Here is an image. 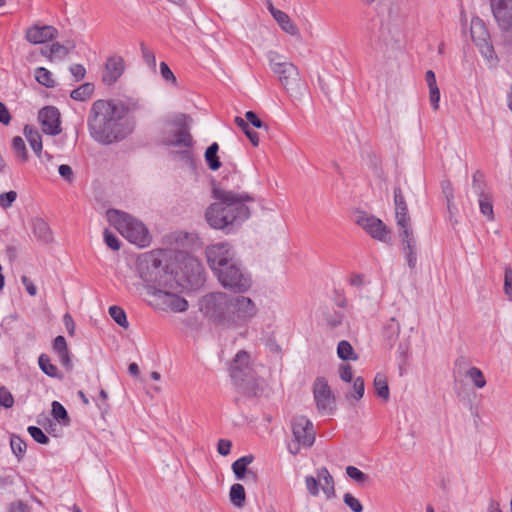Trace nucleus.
<instances>
[{"mask_svg":"<svg viewBox=\"0 0 512 512\" xmlns=\"http://www.w3.org/2000/svg\"><path fill=\"white\" fill-rule=\"evenodd\" d=\"M58 31L50 25H33L26 30L25 38L31 44H43L57 37Z\"/></svg>","mask_w":512,"mask_h":512,"instance_id":"6ab92c4d","label":"nucleus"},{"mask_svg":"<svg viewBox=\"0 0 512 512\" xmlns=\"http://www.w3.org/2000/svg\"><path fill=\"white\" fill-rule=\"evenodd\" d=\"M337 355L340 359L344 361L358 359V356L354 352L352 345L346 340H342L338 343Z\"/></svg>","mask_w":512,"mask_h":512,"instance_id":"f704fd0d","label":"nucleus"},{"mask_svg":"<svg viewBox=\"0 0 512 512\" xmlns=\"http://www.w3.org/2000/svg\"><path fill=\"white\" fill-rule=\"evenodd\" d=\"M229 498H230L231 503L235 507H237V508L244 507L245 499H246L244 486L239 483L233 484L229 491Z\"/></svg>","mask_w":512,"mask_h":512,"instance_id":"bb28decb","label":"nucleus"},{"mask_svg":"<svg viewBox=\"0 0 512 512\" xmlns=\"http://www.w3.org/2000/svg\"><path fill=\"white\" fill-rule=\"evenodd\" d=\"M442 193L445 196L446 202H451L454 199L453 187L450 181L443 180L441 182Z\"/></svg>","mask_w":512,"mask_h":512,"instance_id":"338daca9","label":"nucleus"},{"mask_svg":"<svg viewBox=\"0 0 512 512\" xmlns=\"http://www.w3.org/2000/svg\"><path fill=\"white\" fill-rule=\"evenodd\" d=\"M471 38L475 45L478 47L481 55L492 64L498 62V57L494 51V47L490 41V34L484 21L475 17L471 21Z\"/></svg>","mask_w":512,"mask_h":512,"instance_id":"9b49d317","label":"nucleus"},{"mask_svg":"<svg viewBox=\"0 0 512 512\" xmlns=\"http://www.w3.org/2000/svg\"><path fill=\"white\" fill-rule=\"evenodd\" d=\"M12 148L16 154V157L21 162H26L28 160V152L26 149V145L24 140L20 136H15L12 139Z\"/></svg>","mask_w":512,"mask_h":512,"instance_id":"ea45409f","label":"nucleus"},{"mask_svg":"<svg viewBox=\"0 0 512 512\" xmlns=\"http://www.w3.org/2000/svg\"><path fill=\"white\" fill-rule=\"evenodd\" d=\"M192 119L186 114H178L169 124L173 128L172 136L165 137L163 142L167 146L191 148L193 146V138L190 134Z\"/></svg>","mask_w":512,"mask_h":512,"instance_id":"9d476101","label":"nucleus"},{"mask_svg":"<svg viewBox=\"0 0 512 512\" xmlns=\"http://www.w3.org/2000/svg\"><path fill=\"white\" fill-rule=\"evenodd\" d=\"M109 314L111 318L121 327L128 328L129 323L127 321L125 311L119 306H111L109 308Z\"/></svg>","mask_w":512,"mask_h":512,"instance_id":"37998d69","label":"nucleus"},{"mask_svg":"<svg viewBox=\"0 0 512 512\" xmlns=\"http://www.w3.org/2000/svg\"><path fill=\"white\" fill-rule=\"evenodd\" d=\"M160 73H161L162 78L166 82L171 83L172 85L177 84V79H176L174 73L171 71V69L167 65V63H165V62L160 63Z\"/></svg>","mask_w":512,"mask_h":512,"instance_id":"13d9d810","label":"nucleus"},{"mask_svg":"<svg viewBox=\"0 0 512 512\" xmlns=\"http://www.w3.org/2000/svg\"><path fill=\"white\" fill-rule=\"evenodd\" d=\"M248 360L249 355L246 351L241 350L236 354L233 364L231 365V378L235 384L244 381L243 376H246V373H248L246 371L248 369Z\"/></svg>","mask_w":512,"mask_h":512,"instance_id":"412c9836","label":"nucleus"},{"mask_svg":"<svg viewBox=\"0 0 512 512\" xmlns=\"http://www.w3.org/2000/svg\"><path fill=\"white\" fill-rule=\"evenodd\" d=\"M51 414L56 421L62 423L63 425L70 424V418L67 413V410L60 402H58V401L52 402Z\"/></svg>","mask_w":512,"mask_h":512,"instance_id":"e433bc0d","label":"nucleus"},{"mask_svg":"<svg viewBox=\"0 0 512 512\" xmlns=\"http://www.w3.org/2000/svg\"><path fill=\"white\" fill-rule=\"evenodd\" d=\"M68 54H69V49L58 42L53 43L49 48V59L50 60H52L54 56H59L61 58H64Z\"/></svg>","mask_w":512,"mask_h":512,"instance_id":"5fc2aeb1","label":"nucleus"},{"mask_svg":"<svg viewBox=\"0 0 512 512\" xmlns=\"http://www.w3.org/2000/svg\"><path fill=\"white\" fill-rule=\"evenodd\" d=\"M245 118L246 122L251 124L253 127L268 131V125L263 122L254 111H247L245 113Z\"/></svg>","mask_w":512,"mask_h":512,"instance_id":"864d4df0","label":"nucleus"},{"mask_svg":"<svg viewBox=\"0 0 512 512\" xmlns=\"http://www.w3.org/2000/svg\"><path fill=\"white\" fill-rule=\"evenodd\" d=\"M93 92L94 84L87 82L74 89L70 93V97L76 101H85L92 96Z\"/></svg>","mask_w":512,"mask_h":512,"instance_id":"72a5a7b5","label":"nucleus"},{"mask_svg":"<svg viewBox=\"0 0 512 512\" xmlns=\"http://www.w3.org/2000/svg\"><path fill=\"white\" fill-rule=\"evenodd\" d=\"M356 223L376 240L388 243L391 239L390 229L379 218L373 215L360 212L357 215Z\"/></svg>","mask_w":512,"mask_h":512,"instance_id":"dca6fc26","label":"nucleus"},{"mask_svg":"<svg viewBox=\"0 0 512 512\" xmlns=\"http://www.w3.org/2000/svg\"><path fill=\"white\" fill-rule=\"evenodd\" d=\"M108 221L130 243L140 247H148L152 242V236L146 225L134 216L115 209L107 211Z\"/></svg>","mask_w":512,"mask_h":512,"instance_id":"7ed1b4c3","label":"nucleus"},{"mask_svg":"<svg viewBox=\"0 0 512 512\" xmlns=\"http://www.w3.org/2000/svg\"><path fill=\"white\" fill-rule=\"evenodd\" d=\"M76 82L82 80L85 77L86 70L81 64H73L69 68Z\"/></svg>","mask_w":512,"mask_h":512,"instance_id":"0e129e2a","label":"nucleus"},{"mask_svg":"<svg viewBox=\"0 0 512 512\" xmlns=\"http://www.w3.org/2000/svg\"><path fill=\"white\" fill-rule=\"evenodd\" d=\"M53 350L57 354L61 365L67 370L71 371L73 364L70 358V353L67 348V342L64 336H57L53 341Z\"/></svg>","mask_w":512,"mask_h":512,"instance_id":"5701e85b","label":"nucleus"},{"mask_svg":"<svg viewBox=\"0 0 512 512\" xmlns=\"http://www.w3.org/2000/svg\"><path fill=\"white\" fill-rule=\"evenodd\" d=\"M17 198V193L15 191H8L0 194V207L3 209H8L12 206L14 201Z\"/></svg>","mask_w":512,"mask_h":512,"instance_id":"4d7b16f0","label":"nucleus"},{"mask_svg":"<svg viewBox=\"0 0 512 512\" xmlns=\"http://www.w3.org/2000/svg\"><path fill=\"white\" fill-rule=\"evenodd\" d=\"M140 49L142 53V57L146 65L153 70L156 71V57L152 50H150L144 42L140 43Z\"/></svg>","mask_w":512,"mask_h":512,"instance_id":"de8ad7c7","label":"nucleus"},{"mask_svg":"<svg viewBox=\"0 0 512 512\" xmlns=\"http://www.w3.org/2000/svg\"><path fill=\"white\" fill-rule=\"evenodd\" d=\"M35 79L39 84L47 88H53L55 86L52 73L44 67H38L35 69Z\"/></svg>","mask_w":512,"mask_h":512,"instance_id":"c9c22d12","label":"nucleus"},{"mask_svg":"<svg viewBox=\"0 0 512 512\" xmlns=\"http://www.w3.org/2000/svg\"><path fill=\"white\" fill-rule=\"evenodd\" d=\"M244 377L243 382H239V384H236L242 391L243 394L246 396L252 397L256 396L258 393V385L256 384L255 380L252 377H248V373H246V376Z\"/></svg>","mask_w":512,"mask_h":512,"instance_id":"58836bf2","label":"nucleus"},{"mask_svg":"<svg viewBox=\"0 0 512 512\" xmlns=\"http://www.w3.org/2000/svg\"><path fill=\"white\" fill-rule=\"evenodd\" d=\"M258 313L255 302L241 294L230 295L227 328H238L246 325Z\"/></svg>","mask_w":512,"mask_h":512,"instance_id":"6e6552de","label":"nucleus"},{"mask_svg":"<svg viewBox=\"0 0 512 512\" xmlns=\"http://www.w3.org/2000/svg\"><path fill=\"white\" fill-rule=\"evenodd\" d=\"M353 392L350 395H347L346 397H353L355 400H360L365 391V385H364V379L362 377H356L353 381Z\"/></svg>","mask_w":512,"mask_h":512,"instance_id":"8fccbe9b","label":"nucleus"},{"mask_svg":"<svg viewBox=\"0 0 512 512\" xmlns=\"http://www.w3.org/2000/svg\"><path fill=\"white\" fill-rule=\"evenodd\" d=\"M493 17L512 48V0H489Z\"/></svg>","mask_w":512,"mask_h":512,"instance_id":"f8f14e48","label":"nucleus"},{"mask_svg":"<svg viewBox=\"0 0 512 512\" xmlns=\"http://www.w3.org/2000/svg\"><path fill=\"white\" fill-rule=\"evenodd\" d=\"M58 173L59 175L66 180L67 182L71 183L74 180V173L72 168L67 164H62L58 167Z\"/></svg>","mask_w":512,"mask_h":512,"instance_id":"052dcab7","label":"nucleus"},{"mask_svg":"<svg viewBox=\"0 0 512 512\" xmlns=\"http://www.w3.org/2000/svg\"><path fill=\"white\" fill-rule=\"evenodd\" d=\"M344 503L353 511V512H362L363 506L352 494L345 493L343 497Z\"/></svg>","mask_w":512,"mask_h":512,"instance_id":"6e6d98bb","label":"nucleus"},{"mask_svg":"<svg viewBox=\"0 0 512 512\" xmlns=\"http://www.w3.org/2000/svg\"><path fill=\"white\" fill-rule=\"evenodd\" d=\"M343 318H344L343 313L335 312L332 315H328L326 317V320H327L328 325L331 328H336V327H338L339 325L342 324Z\"/></svg>","mask_w":512,"mask_h":512,"instance_id":"774afa93","label":"nucleus"},{"mask_svg":"<svg viewBox=\"0 0 512 512\" xmlns=\"http://www.w3.org/2000/svg\"><path fill=\"white\" fill-rule=\"evenodd\" d=\"M124 72V60L120 56H111L105 63V69L102 74L104 84L113 85Z\"/></svg>","mask_w":512,"mask_h":512,"instance_id":"aec40b11","label":"nucleus"},{"mask_svg":"<svg viewBox=\"0 0 512 512\" xmlns=\"http://www.w3.org/2000/svg\"><path fill=\"white\" fill-rule=\"evenodd\" d=\"M479 208L480 212L489 220H494V211L493 205L490 197L488 195H484L479 197Z\"/></svg>","mask_w":512,"mask_h":512,"instance_id":"c03bdc74","label":"nucleus"},{"mask_svg":"<svg viewBox=\"0 0 512 512\" xmlns=\"http://www.w3.org/2000/svg\"><path fill=\"white\" fill-rule=\"evenodd\" d=\"M395 219L398 227L411 224L407 203L395 207Z\"/></svg>","mask_w":512,"mask_h":512,"instance_id":"a19ab883","label":"nucleus"},{"mask_svg":"<svg viewBox=\"0 0 512 512\" xmlns=\"http://www.w3.org/2000/svg\"><path fill=\"white\" fill-rule=\"evenodd\" d=\"M313 397L321 414H332L335 410V396L324 377H317L313 383Z\"/></svg>","mask_w":512,"mask_h":512,"instance_id":"4468645a","label":"nucleus"},{"mask_svg":"<svg viewBox=\"0 0 512 512\" xmlns=\"http://www.w3.org/2000/svg\"><path fill=\"white\" fill-rule=\"evenodd\" d=\"M13 404H14V398H13L12 394L10 393V391L5 387H1L0 388V405L5 408H10L13 406Z\"/></svg>","mask_w":512,"mask_h":512,"instance_id":"bf43d9fd","label":"nucleus"},{"mask_svg":"<svg viewBox=\"0 0 512 512\" xmlns=\"http://www.w3.org/2000/svg\"><path fill=\"white\" fill-rule=\"evenodd\" d=\"M425 80L429 87L430 103L433 109L437 110L439 108L440 91L437 86L435 73L432 70H428L425 74Z\"/></svg>","mask_w":512,"mask_h":512,"instance_id":"b1692460","label":"nucleus"},{"mask_svg":"<svg viewBox=\"0 0 512 512\" xmlns=\"http://www.w3.org/2000/svg\"><path fill=\"white\" fill-rule=\"evenodd\" d=\"M229 301V294L222 291H212L199 300V308L212 322L227 327Z\"/></svg>","mask_w":512,"mask_h":512,"instance_id":"0eeeda50","label":"nucleus"},{"mask_svg":"<svg viewBox=\"0 0 512 512\" xmlns=\"http://www.w3.org/2000/svg\"><path fill=\"white\" fill-rule=\"evenodd\" d=\"M318 477L324 480L322 490L326 494L327 498L333 497L335 495L334 480L328 469L326 467L319 469Z\"/></svg>","mask_w":512,"mask_h":512,"instance_id":"2f4dec72","label":"nucleus"},{"mask_svg":"<svg viewBox=\"0 0 512 512\" xmlns=\"http://www.w3.org/2000/svg\"><path fill=\"white\" fill-rule=\"evenodd\" d=\"M216 275L224 288H250L252 284L250 274L234 262L220 269Z\"/></svg>","mask_w":512,"mask_h":512,"instance_id":"ddd939ff","label":"nucleus"},{"mask_svg":"<svg viewBox=\"0 0 512 512\" xmlns=\"http://www.w3.org/2000/svg\"><path fill=\"white\" fill-rule=\"evenodd\" d=\"M232 442L228 439H220L217 444V451L222 456L230 454Z\"/></svg>","mask_w":512,"mask_h":512,"instance_id":"69168bd1","label":"nucleus"},{"mask_svg":"<svg viewBox=\"0 0 512 512\" xmlns=\"http://www.w3.org/2000/svg\"><path fill=\"white\" fill-rule=\"evenodd\" d=\"M234 122L243 131L251 144L257 147L259 145V135L257 132L250 128L249 123L239 116L235 117Z\"/></svg>","mask_w":512,"mask_h":512,"instance_id":"473e14b6","label":"nucleus"},{"mask_svg":"<svg viewBox=\"0 0 512 512\" xmlns=\"http://www.w3.org/2000/svg\"><path fill=\"white\" fill-rule=\"evenodd\" d=\"M273 18L279 24L281 29L286 33L290 35H296L298 33L296 25L291 21L290 17L285 12H276V15Z\"/></svg>","mask_w":512,"mask_h":512,"instance_id":"c756f323","label":"nucleus"},{"mask_svg":"<svg viewBox=\"0 0 512 512\" xmlns=\"http://www.w3.org/2000/svg\"><path fill=\"white\" fill-rule=\"evenodd\" d=\"M400 31L399 29H394L391 31L388 27L382 26L380 29V40L384 42V44L388 45L391 43H396L400 41Z\"/></svg>","mask_w":512,"mask_h":512,"instance_id":"79ce46f5","label":"nucleus"},{"mask_svg":"<svg viewBox=\"0 0 512 512\" xmlns=\"http://www.w3.org/2000/svg\"><path fill=\"white\" fill-rule=\"evenodd\" d=\"M346 473L351 479L359 484H363L369 480V476L355 466H347Z\"/></svg>","mask_w":512,"mask_h":512,"instance_id":"09e8293b","label":"nucleus"},{"mask_svg":"<svg viewBox=\"0 0 512 512\" xmlns=\"http://www.w3.org/2000/svg\"><path fill=\"white\" fill-rule=\"evenodd\" d=\"M465 376L469 378L474 386L478 389H481L486 386V379L484 377V374L482 371L477 367H470L466 373Z\"/></svg>","mask_w":512,"mask_h":512,"instance_id":"4c0bfd02","label":"nucleus"},{"mask_svg":"<svg viewBox=\"0 0 512 512\" xmlns=\"http://www.w3.org/2000/svg\"><path fill=\"white\" fill-rule=\"evenodd\" d=\"M339 376L344 382H351L353 380L352 367L349 364H341L339 368Z\"/></svg>","mask_w":512,"mask_h":512,"instance_id":"680f3d73","label":"nucleus"},{"mask_svg":"<svg viewBox=\"0 0 512 512\" xmlns=\"http://www.w3.org/2000/svg\"><path fill=\"white\" fill-rule=\"evenodd\" d=\"M38 119L42 125V130L48 135H58L61 133L60 112L54 106L43 107L38 113Z\"/></svg>","mask_w":512,"mask_h":512,"instance_id":"a211bd4d","label":"nucleus"},{"mask_svg":"<svg viewBox=\"0 0 512 512\" xmlns=\"http://www.w3.org/2000/svg\"><path fill=\"white\" fill-rule=\"evenodd\" d=\"M306 486L309 493L312 496H317L319 494V483L318 480L313 476H307L305 478Z\"/></svg>","mask_w":512,"mask_h":512,"instance_id":"e2e57ef3","label":"nucleus"},{"mask_svg":"<svg viewBox=\"0 0 512 512\" xmlns=\"http://www.w3.org/2000/svg\"><path fill=\"white\" fill-rule=\"evenodd\" d=\"M399 230V237L401 239L402 243V249L403 250H409V249H417V243L416 239L413 234V230L410 225L400 226L398 227Z\"/></svg>","mask_w":512,"mask_h":512,"instance_id":"a878e982","label":"nucleus"},{"mask_svg":"<svg viewBox=\"0 0 512 512\" xmlns=\"http://www.w3.org/2000/svg\"><path fill=\"white\" fill-rule=\"evenodd\" d=\"M125 115L126 108L123 105L109 100H96L87 120L91 137L104 145L123 140L130 132L124 123Z\"/></svg>","mask_w":512,"mask_h":512,"instance_id":"f03ea898","label":"nucleus"},{"mask_svg":"<svg viewBox=\"0 0 512 512\" xmlns=\"http://www.w3.org/2000/svg\"><path fill=\"white\" fill-rule=\"evenodd\" d=\"M485 181L484 175L480 171H476L472 176V189L478 197H482L485 194Z\"/></svg>","mask_w":512,"mask_h":512,"instance_id":"a18cd8bd","label":"nucleus"},{"mask_svg":"<svg viewBox=\"0 0 512 512\" xmlns=\"http://www.w3.org/2000/svg\"><path fill=\"white\" fill-rule=\"evenodd\" d=\"M142 298L152 307L162 311L184 312L188 301L170 290H144Z\"/></svg>","mask_w":512,"mask_h":512,"instance_id":"1a4fd4ad","label":"nucleus"},{"mask_svg":"<svg viewBox=\"0 0 512 512\" xmlns=\"http://www.w3.org/2000/svg\"><path fill=\"white\" fill-rule=\"evenodd\" d=\"M40 369L49 377L62 378L55 365L51 363L50 357L46 354H41L38 359Z\"/></svg>","mask_w":512,"mask_h":512,"instance_id":"7c9ffc66","label":"nucleus"},{"mask_svg":"<svg viewBox=\"0 0 512 512\" xmlns=\"http://www.w3.org/2000/svg\"><path fill=\"white\" fill-rule=\"evenodd\" d=\"M234 252L226 242L216 243L206 248V258L211 269L217 274L233 262Z\"/></svg>","mask_w":512,"mask_h":512,"instance_id":"2eb2a0df","label":"nucleus"},{"mask_svg":"<svg viewBox=\"0 0 512 512\" xmlns=\"http://www.w3.org/2000/svg\"><path fill=\"white\" fill-rule=\"evenodd\" d=\"M173 259L172 250H155L146 254L138 263L140 277L147 283V288H155L160 278L170 273V267L165 264Z\"/></svg>","mask_w":512,"mask_h":512,"instance_id":"39448f33","label":"nucleus"},{"mask_svg":"<svg viewBox=\"0 0 512 512\" xmlns=\"http://www.w3.org/2000/svg\"><path fill=\"white\" fill-rule=\"evenodd\" d=\"M103 236L104 242L109 248H111L114 251L120 249L121 241L113 232H111L109 229H105Z\"/></svg>","mask_w":512,"mask_h":512,"instance_id":"3c124183","label":"nucleus"},{"mask_svg":"<svg viewBox=\"0 0 512 512\" xmlns=\"http://www.w3.org/2000/svg\"><path fill=\"white\" fill-rule=\"evenodd\" d=\"M10 446L18 460H21L27 448L25 441L19 436L13 435L10 440Z\"/></svg>","mask_w":512,"mask_h":512,"instance_id":"49530a36","label":"nucleus"},{"mask_svg":"<svg viewBox=\"0 0 512 512\" xmlns=\"http://www.w3.org/2000/svg\"><path fill=\"white\" fill-rule=\"evenodd\" d=\"M373 385L377 396L387 401L390 393L386 376L382 373H377L374 378Z\"/></svg>","mask_w":512,"mask_h":512,"instance_id":"c85d7f7f","label":"nucleus"},{"mask_svg":"<svg viewBox=\"0 0 512 512\" xmlns=\"http://www.w3.org/2000/svg\"><path fill=\"white\" fill-rule=\"evenodd\" d=\"M267 57L271 70L278 77L284 89L290 95L300 94L302 84L298 68L277 52L270 51Z\"/></svg>","mask_w":512,"mask_h":512,"instance_id":"423d86ee","label":"nucleus"},{"mask_svg":"<svg viewBox=\"0 0 512 512\" xmlns=\"http://www.w3.org/2000/svg\"><path fill=\"white\" fill-rule=\"evenodd\" d=\"M218 150L219 145L216 142H213L208 146L204 154L208 167L213 171H216L221 167V161L217 155Z\"/></svg>","mask_w":512,"mask_h":512,"instance_id":"cd10ccee","label":"nucleus"},{"mask_svg":"<svg viewBox=\"0 0 512 512\" xmlns=\"http://www.w3.org/2000/svg\"><path fill=\"white\" fill-rule=\"evenodd\" d=\"M32 230L38 240L48 243L52 240V233L49 225L41 218L32 220Z\"/></svg>","mask_w":512,"mask_h":512,"instance_id":"393cba45","label":"nucleus"},{"mask_svg":"<svg viewBox=\"0 0 512 512\" xmlns=\"http://www.w3.org/2000/svg\"><path fill=\"white\" fill-rule=\"evenodd\" d=\"M173 259L180 263L179 270L170 269L179 288H202L205 283V270L195 257L173 251Z\"/></svg>","mask_w":512,"mask_h":512,"instance_id":"20e7f679","label":"nucleus"},{"mask_svg":"<svg viewBox=\"0 0 512 512\" xmlns=\"http://www.w3.org/2000/svg\"><path fill=\"white\" fill-rule=\"evenodd\" d=\"M293 437L304 448H310L316 438V432L313 423L305 416H296L291 421Z\"/></svg>","mask_w":512,"mask_h":512,"instance_id":"f3484780","label":"nucleus"},{"mask_svg":"<svg viewBox=\"0 0 512 512\" xmlns=\"http://www.w3.org/2000/svg\"><path fill=\"white\" fill-rule=\"evenodd\" d=\"M28 432L30 436L39 444H48L50 439L49 437L42 431L41 428L37 426H29Z\"/></svg>","mask_w":512,"mask_h":512,"instance_id":"603ef678","label":"nucleus"},{"mask_svg":"<svg viewBox=\"0 0 512 512\" xmlns=\"http://www.w3.org/2000/svg\"><path fill=\"white\" fill-rule=\"evenodd\" d=\"M253 460L254 456L249 454L242 456L233 462L231 468L237 480H244L245 477L253 480L254 482L257 480L256 473L247 469V466L251 464Z\"/></svg>","mask_w":512,"mask_h":512,"instance_id":"4be33fe9","label":"nucleus"},{"mask_svg":"<svg viewBox=\"0 0 512 512\" xmlns=\"http://www.w3.org/2000/svg\"><path fill=\"white\" fill-rule=\"evenodd\" d=\"M212 192L216 202L212 203L205 213L206 220L212 228L230 232L250 217L248 203L254 201L250 194L235 192L223 183L214 185Z\"/></svg>","mask_w":512,"mask_h":512,"instance_id":"f257e3e1","label":"nucleus"}]
</instances>
